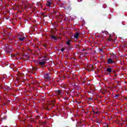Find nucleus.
Instances as JSON below:
<instances>
[{
    "mask_svg": "<svg viewBox=\"0 0 127 127\" xmlns=\"http://www.w3.org/2000/svg\"><path fill=\"white\" fill-rule=\"evenodd\" d=\"M34 70H36V68H34Z\"/></svg>",
    "mask_w": 127,
    "mask_h": 127,
    "instance_id": "obj_11",
    "label": "nucleus"
},
{
    "mask_svg": "<svg viewBox=\"0 0 127 127\" xmlns=\"http://www.w3.org/2000/svg\"><path fill=\"white\" fill-rule=\"evenodd\" d=\"M21 36L20 35L19 36V40H20V41H22V40H23V39H24V37H22L21 38Z\"/></svg>",
    "mask_w": 127,
    "mask_h": 127,
    "instance_id": "obj_5",
    "label": "nucleus"
},
{
    "mask_svg": "<svg viewBox=\"0 0 127 127\" xmlns=\"http://www.w3.org/2000/svg\"><path fill=\"white\" fill-rule=\"evenodd\" d=\"M44 77L46 78V79H49V75H48V73H46L44 75Z\"/></svg>",
    "mask_w": 127,
    "mask_h": 127,
    "instance_id": "obj_3",
    "label": "nucleus"
},
{
    "mask_svg": "<svg viewBox=\"0 0 127 127\" xmlns=\"http://www.w3.org/2000/svg\"><path fill=\"white\" fill-rule=\"evenodd\" d=\"M107 71L108 72H109V73H111V72H112V68H107Z\"/></svg>",
    "mask_w": 127,
    "mask_h": 127,
    "instance_id": "obj_7",
    "label": "nucleus"
},
{
    "mask_svg": "<svg viewBox=\"0 0 127 127\" xmlns=\"http://www.w3.org/2000/svg\"><path fill=\"white\" fill-rule=\"evenodd\" d=\"M107 63H108V64H113V63H114V61H113V60H112L111 59H108Z\"/></svg>",
    "mask_w": 127,
    "mask_h": 127,
    "instance_id": "obj_1",
    "label": "nucleus"
},
{
    "mask_svg": "<svg viewBox=\"0 0 127 127\" xmlns=\"http://www.w3.org/2000/svg\"><path fill=\"white\" fill-rule=\"evenodd\" d=\"M74 38H78L79 37V34L78 33H76L74 34Z\"/></svg>",
    "mask_w": 127,
    "mask_h": 127,
    "instance_id": "obj_4",
    "label": "nucleus"
},
{
    "mask_svg": "<svg viewBox=\"0 0 127 127\" xmlns=\"http://www.w3.org/2000/svg\"><path fill=\"white\" fill-rule=\"evenodd\" d=\"M60 93H61V91L59 90V91H58V94H59V95H60Z\"/></svg>",
    "mask_w": 127,
    "mask_h": 127,
    "instance_id": "obj_10",
    "label": "nucleus"
},
{
    "mask_svg": "<svg viewBox=\"0 0 127 127\" xmlns=\"http://www.w3.org/2000/svg\"><path fill=\"white\" fill-rule=\"evenodd\" d=\"M39 64L41 65V66H43L45 65V60H44L43 62H39Z\"/></svg>",
    "mask_w": 127,
    "mask_h": 127,
    "instance_id": "obj_2",
    "label": "nucleus"
},
{
    "mask_svg": "<svg viewBox=\"0 0 127 127\" xmlns=\"http://www.w3.org/2000/svg\"><path fill=\"white\" fill-rule=\"evenodd\" d=\"M50 4H51V2L50 1H48L47 3V5L48 6H50Z\"/></svg>",
    "mask_w": 127,
    "mask_h": 127,
    "instance_id": "obj_6",
    "label": "nucleus"
},
{
    "mask_svg": "<svg viewBox=\"0 0 127 127\" xmlns=\"http://www.w3.org/2000/svg\"><path fill=\"white\" fill-rule=\"evenodd\" d=\"M70 42H71V41L70 40H68L66 42V44H67V45H70Z\"/></svg>",
    "mask_w": 127,
    "mask_h": 127,
    "instance_id": "obj_9",
    "label": "nucleus"
},
{
    "mask_svg": "<svg viewBox=\"0 0 127 127\" xmlns=\"http://www.w3.org/2000/svg\"><path fill=\"white\" fill-rule=\"evenodd\" d=\"M52 39H54V40H57V38H56V36H52Z\"/></svg>",
    "mask_w": 127,
    "mask_h": 127,
    "instance_id": "obj_8",
    "label": "nucleus"
},
{
    "mask_svg": "<svg viewBox=\"0 0 127 127\" xmlns=\"http://www.w3.org/2000/svg\"><path fill=\"white\" fill-rule=\"evenodd\" d=\"M62 51H63H63H64V49H63V50H62Z\"/></svg>",
    "mask_w": 127,
    "mask_h": 127,
    "instance_id": "obj_12",
    "label": "nucleus"
}]
</instances>
